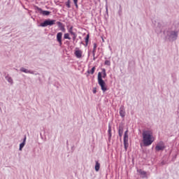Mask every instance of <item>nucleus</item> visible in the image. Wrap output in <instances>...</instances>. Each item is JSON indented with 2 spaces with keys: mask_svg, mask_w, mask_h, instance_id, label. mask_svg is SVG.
Listing matches in <instances>:
<instances>
[{
  "mask_svg": "<svg viewBox=\"0 0 179 179\" xmlns=\"http://www.w3.org/2000/svg\"><path fill=\"white\" fill-rule=\"evenodd\" d=\"M143 136V146H150L155 142V136H153V131L152 130H144L142 133Z\"/></svg>",
  "mask_w": 179,
  "mask_h": 179,
  "instance_id": "f257e3e1",
  "label": "nucleus"
},
{
  "mask_svg": "<svg viewBox=\"0 0 179 179\" xmlns=\"http://www.w3.org/2000/svg\"><path fill=\"white\" fill-rule=\"evenodd\" d=\"M165 38L169 41H176L178 38V30L169 27L164 31Z\"/></svg>",
  "mask_w": 179,
  "mask_h": 179,
  "instance_id": "f03ea898",
  "label": "nucleus"
},
{
  "mask_svg": "<svg viewBox=\"0 0 179 179\" xmlns=\"http://www.w3.org/2000/svg\"><path fill=\"white\" fill-rule=\"evenodd\" d=\"M53 24H55V20L48 19L43 22H41L40 26L41 27H47V26H53Z\"/></svg>",
  "mask_w": 179,
  "mask_h": 179,
  "instance_id": "7ed1b4c3",
  "label": "nucleus"
},
{
  "mask_svg": "<svg viewBox=\"0 0 179 179\" xmlns=\"http://www.w3.org/2000/svg\"><path fill=\"white\" fill-rule=\"evenodd\" d=\"M166 149V145L163 141H160L155 146V152H163Z\"/></svg>",
  "mask_w": 179,
  "mask_h": 179,
  "instance_id": "20e7f679",
  "label": "nucleus"
},
{
  "mask_svg": "<svg viewBox=\"0 0 179 179\" xmlns=\"http://www.w3.org/2000/svg\"><path fill=\"white\" fill-rule=\"evenodd\" d=\"M98 84L101 87V89L103 93H105V92H107V85H106V82H104L103 79L99 78V79L98 80Z\"/></svg>",
  "mask_w": 179,
  "mask_h": 179,
  "instance_id": "39448f33",
  "label": "nucleus"
},
{
  "mask_svg": "<svg viewBox=\"0 0 179 179\" xmlns=\"http://www.w3.org/2000/svg\"><path fill=\"white\" fill-rule=\"evenodd\" d=\"M129 139V138L128 136V130H127L124 134V146L125 150H127L128 146H129V143H128Z\"/></svg>",
  "mask_w": 179,
  "mask_h": 179,
  "instance_id": "423d86ee",
  "label": "nucleus"
},
{
  "mask_svg": "<svg viewBox=\"0 0 179 179\" xmlns=\"http://www.w3.org/2000/svg\"><path fill=\"white\" fill-rule=\"evenodd\" d=\"M74 55L76 57V58L80 59V58H83V51L78 48H76V50L74 51Z\"/></svg>",
  "mask_w": 179,
  "mask_h": 179,
  "instance_id": "0eeeda50",
  "label": "nucleus"
},
{
  "mask_svg": "<svg viewBox=\"0 0 179 179\" xmlns=\"http://www.w3.org/2000/svg\"><path fill=\"white\" fill-rule=\"evenodd\" d=\"M137 173L141 176V178H148V176H150V173L142 169H137Z\"/></svg>",
  "mask_w": 179,
  "mask_h": 179,
  "instance_id": "6e6552de",
  "label": "nucleus"
},
{
  "mask_svg": "<svg viewBox=\"0 0 179 179\" xmlns=\"http://www.w3.org/2000/svg\"><path fill=\"white\" fill-rule=\"evenodd\" d=\"M99 78L101 79H106V78H107V73L106 72V69H102L101 72L98 73V80Z\"/></svg>",
  "mask_w": 179,
  "mask_h": 179,
  "instance_id": "1a4fd4ad",
  "label": "nucleus"
},
{
  "mask_svg": "<svg viewBox=\"0 0 179 179\" xmlns=\"http://www.w3.org/2000/svg\"><path fill=\"white\" fill-rule=\"evenodd\" d=\"M36 10H38V13L40 15H43V16H48L51 13V12L48 11V10H43L41 8L36 7Z\"/></svg>",
  "mask_w": 179,
  "mask_h": 179,
  "instance_id": "9d476101",
  "label": "nucleus"
},
{
  "mask_svg": "<svg viewBox=\"0 0 179 179\" xmlns=\"http://www.w3.org/2000/svg\"><path fill=\"white\" fill-rule=\"evenodd\" d=\"M163 30V26L160 22H157V26L155 27V31L157 34H160V33Z\"/></svg>",
  "mask_w": 179,
  "mask_h": 179,
  "instance_id": "9b49d317",
  "label": "nucleus"
},
{
  "mask_svg": "<svg viewBox=\"0 0 179 179\" xmlns=\"http://www.w3.org/2000/svg\"><path fill=\"white\" fill-rule=\"evenodd\" d=\"M57 41L59 43V45H62V32H58L57 34Z\"/></svg>",
  "mask_w": 179,
  "mask_h": 179,
  "instance_id": "f8f14e48",
  "label": "nucleus"
},
{
  "mask_svg": "<svg viewBox=\"0 0 179 179\" xmlns=\"http://www.w3.org/2000/svg\"><path fill=\"white\" fill-rule=\"evenodd\" d=\"M20 72H24V73H31V75H34V71L31 70H28L24 67H21L20 69Z\"/></svg>",
  "mask_w": 179,
  "mask_h": 179,
  "instance_id": "ddd939ff",
  "label": "nucleus"
},
{
  "mask_svg": "<svg viewBox=\"0 0 179 179\" xmlns=\"http://www.w3.org/2000/svg\"><path fill=\"white\" fill-rule=\"evenodd\" d=\"M120 115L122 117V118L125 117V108H124V106H122L120 108Z\"/></svg>",
  "mask_w": 179,
  "mask_h": 179,
  "instance_id": "4468645a",
  "label": "nucleus"
},
{
  "mask_svg": "<svg viewBox=\"0 0 179 179\" xmlns=\"http://www.w3.org/2000/svg\"><path fill=\"white\" fill-rule=\"evenodd\" d=\"M119 136L120 138L122 137V135L124 134V127L122 125L119 126V130H118Z\"/></svg>",
  "mask_w": 179,
  "mask_h": 179,
  "instance_id": "2eb2a0df",
  "label": "nucleus"
},
{
  "mask_svg": "<svg viewBox=\"0 0 179 179\" xmlns=\"http://www.w3.org/2000/svg\"><path fill=\"white\" fill-rule=\"evenodd\" d=\"M5 78L10 85H13V79L9 75L6 76Z\"/></svg>",
  "mask_w": 179,
  "mask_h": 179,
  "instance_id": "dca6fc26",
  "label": "nucleus"
},
{
  "mask_svg": "<svg viewBox=\"0 0 179 179\" xmlns=\"http://www.w3.org/2000/svg\"><path fill=\"white\" fill-rule=\"evenodd\" d=\"M111 125H108V141H111V136H113V134L111 133Z\"/></svg>",
  "mask_w": 179,
  "mask_h": 179,
  "instance_id": "f3484780",
  "label": "nucleus"
},
{
  "mask_svg": "<svg viewBox=\"0 0 179 179\" xmlns=\"http://www.w3.org/2000/svg\"><path fill=\"white\" fill-rule=\"evenodd\" d=\"M26 136H24L23 141L22 143L20 144V148L19 150H22L23 149V148H24V145H26Z\"/></svg>",
  "mask_w": 179,
  "mask_h": 179,
  "instance_id": "a211bd4d",
  "label": "nucleus"
},
{
  "mask_svg": "<svg viewBox=\"0 0 179 179\" xmlns=\"http://www.w3.org/2000/svg\"><path fill=\"white\" fill-rule=\"evenodd\" d=\"M57 24H58L59 29L62 30V31H65V27H64V24L61 22H57Z\"/></svg>",
  "mask_w": 179,
  "mask_h": 179,
  "instance_id": "6ab92c4d",
  "label": "nucleus"
},
{
  "mask_svg": "<svg viewBox=\"0 0 179 179\" xmlns=\"http://www.w3.org/2000/svg\"><path fill=\"white\" fill-rule=\"evenodd\" d=\"M97 48V44L94 43V48H93V50H92V55L93 57H95L96 55V50Z\"/></svg>",
  "mask_w": 179,
  "mask_h": 179,
  "instance_id": "aec40b11",
  "label": "nucleus"
},
{
  "mask_svg": "<svg viewBox=\"0 0 179 179\" xmlns=\"http://www.w3.org/2000/svg\"><path fill=\"white\" fill-rule=\"evenodd\" d=\"M99 170H100V163L96 161L95 171H99Z\"/></svg>",
  "mask_w": 179,
  "mask_h": 179,
  "instance_id": "412c9836",
  "label": "nucleus"
},
{
  "mask_svg": "<svg viewBox=\"0 0 179 179\" xmlns=\"http://www.w3.org/2000/svg\"><path fill=\"white\" fill-rule=\"evenodd\" d=\"M96 71V66H94L92 68L90 71H88V73H90L91 75H93Z\"/></svg>",
  "mask_w": 179,
  "mask_h": 179,
  "instance_id": "4be33fe9",
  "label": "nucleus"
},
{
  "mask_svg": "<svg viewBox=\"0 0 179 179\" xmlns=\"http://www.w3.org/2000/svg\"><path fill=\"white\" fill-rule=\"evenodd\" d=\"M64 40H71V38L69 37V34L66 33L64 35Z\"/></svg>",
  "mask_w": 179,
  "mask_h": 179,
  "instance_id": "5701e85b",
  "label": "nucleus"
},
{
  "mask_svg": "<svg viewBox=\"0 0 179 179\" xmlns=\"http://www.w3.org/2000/svg\"><path fill=\"white\" fill-rule=\"evenodd\" d=\"M66 8H71V1H67L66 2Z\"/></svg>",
  "mask_w": 179,
  "mask_h": 179,
  "instance_id": "b1692460",
  "label": "nucleus"
},
{
  "mask_svg": "<svg viewBox=\"0 0 179 179\" xmlns=\"http://www.w3.org/2000/svg\"><path fill=\"white\" fill-rule=\"evenodd\" d=\"M104 64L108 66H110V65H111V62H110V60H106Z\"/></svg>",
  "mask_w": 179,
  "mask_h": 179,
  "instance_id": "393cba45",
  "label": "nucleus"
},
{
  "mask_svg": "<svg viewBox=\"0 0 179 179\" xmlns=\"http://www.w3.org/2000/svg\"><path fill=\"white\" fill-rule=\"evenodd\" d=\"M73 2H74V5H75L76 8L78 9V0H73Z\"/></svg>",
  "mask_w": 179,
  "mask_h": 179,
  "instance_id": "a878e982",
  "label": "nucleus"
},
{
  "mask_svg": "<svg viewBox=\"0 0 179 179\" xmlns=\"http://www.w3.org/2000/svg\"><path fill=\"white\" fill-rule=\"evenodd\" d=\"M85 43H86V45H87L89 43V35H87V36L85 37Z\"/></svg>",
  "mask_w": 179,
  "mask_h": 179,
  "instance_id": "bb28decb",
  "label": "nucleus"
},
{
  "mask_svg": "<svg viewBox=\"0 0 179 179\" xmlns=\"http://www.w3.org/2000/svg\"><path fill=\"white\" fill-rule=\"evenodd\" d=\"M69 33H72L73 31V27H71L69 30H68Z\"/></svg>",
  "mask_w": 179,
  "mask_h": 179,
  "instance_id": "cd10ccee",
  "label": "nucleus"
},
{
  "mask_svg": "<svg viewBox=\"0 0 179 179\" xmlns=\"http://www.w3.org/2000/svg\"><path fill=\"white\" fill-rule=\"evenodd\" d=\"M76 37H78V35L76 34V35H74L73 36V41H75V40H76Z\"/></svg>",
  "mask_w": 179,
  "mask_h": 179,
  "instance_id": "c85d7f7f",
  "label": "nucleus"
},
{
  "mask_svg": "<svg viewBox=\"0 0 179 179\" xmlns=\"http://www.w3.org/2000/svg\"><path fill=\"white\" fill-rule=\"evenodd\" d=\"M70 34L73 36H76V33H75L74 31L70 33Z\"/></svg>",
  "mask_w": 179,
  "mask_h": 179,
  "instance_id": "c756f323",
  "label": "nucleus"
},
{
  "mask_svg": "<svg viewBox=\"0 0 179 179\" xmlns=\"http://www.w3.org/2000/svg\"><path fill=\"white\" fill-rule=\"evenodd\" d=\"M96 89H94L93 90H92V92L94 93V94H96Z\"/></svg>",
  "mask_w": 179,
  "mask_h": 179,
  "instance_id": "7c9ffc66",
  "label": "nucleus"
},
{
  "mask_svg": "<svg viewBox=\"0 0 179 179\" xmlns=\"http://www.w3.org/2000/svg\"><path fill=\"white\" fill-rule=\"evenodd\" d=\"M94 57V61H96V57L93 56Z\"/></svg>",
  "mask_w": 179,
  "mask_h": 179,
  "instance_id": "2f4dec72",
  "label": "nucleus"
},
{
  "mask_svg": "<svg viewBox=\"0 0 179 179\" xmlns=\"http://www.w3.org/2000/svg\"><path fill=\"white\" fill-rule=\"evenodd\" d=\"M68 1H71V0H68Z\"/></svg>",
  "mask_w": 179,
  "mask_h": 179,
  "instance_id": "473e14b6",
  "label": "nucleus"
},
{
  "mask_svg": "<svg viewBox=\"0 0 179 179\" xmlns=\"http://www.w3.org/2000/svg\"><path fill=\"white\" fill-rule=\"evenodd\" d=\"M0 110H1V108H0Z\"/></svg>",
  "mask_w": 179,
  "mask_h": 179,
  "instance_id": "72a5a7b5",
  "label": "nucleus"
}]
</instances>
